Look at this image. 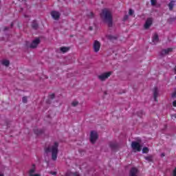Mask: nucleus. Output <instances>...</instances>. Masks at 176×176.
I'll list each match as a JSON object with an SVG mask.
<instances>
[{
  "mask_svg": "<svg viewBox=\"0 0 176 176\" xmlns=\"http://www.w3.org/2000/svg\"><path fill=\"white\" fill-rule=\"evenodd\" d=\"M45 153H52V160H57V155H58V143L55 142L54 145L45 148Z\"/></svg>",
  "mask_w": 176,
  "mask_h": 176,
  "instance_id": "obj_1",
  "label": "nucleus"
},
{
  "mask_svg": "<svg viewBox=\"0 0 176 176\" xmlns=\"http://www.w3.org/2000/svg\"><path fill=\"white\" fill-rule=\"evenodd\" d=\"M102 19L108 23L109 27H112V12L107 8L102 10L100 14Z\"/></svg>",
  "mask_w": 176,
  "mask_h": 176,
  "instance_id": "obj_2",
  "label": "nucleus"
},
{
  "mask_svg": "<svg viewBox=\"0 0 176 176\" xmlns=\"http://www.w3.org/2000/svg\"><path fill=\"white\" fill-rule=\"evenodd\" d=\"M112 75V72H109L106 73H103L98 76V78L99 80H101L102 82H104V80H107L109 76Z\"/></svg>",
  "mask_w": 176,
  "mask_h": 176,
  "instance_id": "obj_3",
  "label": "nucleus"
},
{
  "mask_svg": "<svg viewBox=\"0 0 176 176\" xmlns=\"http://www.w3.org/2000/svg\"><path fill=\"white\" fill-rule=\"evenodd\" d=\"M98 139V133L96 131H92L90 133V141L91 144H95Z\"/></svg>",
  "mask_w": 176,
  "mask_h": 176,
  "instance_id": "obj_4",
  "label": "nucleus"
},
{
  "mask_svg": "<svg viewBox=\"0 0 176 176\" xmlns=\"http://www.w3.org/2000/svg\"><path fill=\"white\" fill-rule=\"evenodd\" d=\"M94 51L95 53H98L100 52V49L101 47V43L100 41L95 40L93 44Z\"/></svg>",
  "mask_w": 176,
  "mask_h": 176,
  "instance_id": "obj_5",
  "label": "nucleus"
},
{
  "mask_svg": "<svg viewBox=\"0 0 176 176\" xmlns=\"http://www.w3.org/2000/svg\"><path fill=\"white\" fill-rule=\"evenodd\" d=\"M131 146L133 151H137L138 152H141V144L137 142H132Z\"/></svg>",
  "mask_w": 176,
  "mask_h": 176,
  "instance_id": "obj_6",
  "label": "nucleus"
},
{
  "mask_svg": "<svg viewBox=\"0 0 176 176\" xmlns=\"http://www.w3.org/2000/svg\"><path fill=\"white\" fill-rule=\"evenodd\" d=\"M140 170H138V168L133 167L131 168L129 171V176H138Z\"/></svg>",
  "mask_w": 176,
  "mask_h": 176,
  "instance_id": "obj_7",
  "label": "nucleus"
},
{
  "mask_svg": "<svg viewBox=\"0 0 176 176\" xmlns=\"http://www.w3.org/2000/svg\"><path fill=\"white\" fill-rule=\"evenodd\" d=\"M51 16L54 20H58V19H60V16H61V14H60L58 11H52Z\"/></svg>",
  "mask_w": 176,
  "mask_h": 176,
  "instance_id": "obj_8",
  "label": "nucleus"
},
{
  "mask_svg": "<svg viewBox=\"0 0 176 176\" xmlns=\"http://www.w3.org/2000/svg\"><path fill=\"white\" fill-rule=\"evenodd\" d=\"M36 168H35V165H32V168L29 170L28 174L30 176H41V174L36 173L35 174Z\"/></svg>",
  "mask_w": 176,
  "mask_h": 176,
  "instance_id": "obj_9",
  "label": "nucleus"
},
{
  "mask_svg": "<svg viewBox=\"0 0 176 176\" xmlns=\"http://www.w3.org/2000/svg\"><path fill=\"white\" fill-rule=\"evenodd\" d=\"M38 43H41V40L39 38H36L32 42V43L30 45V47L31 49H35V47L38 46Z\"/></svg>",
  "mask_w": 176,
  "mask_h": 176,
  "instance_id": "obj_10",
  "label": "nucleus"
},
{
  "mask_svg": "<svg viewBox=\"0 0 176 176\" xmlns=\"http://www.w3.org/2000/svg\"><path fill=\"white\" fill-rule=\"evenodd\" d=\"M109 146L112 151H116L119 148V144L116 142H110Z\"/></svg>",
  "mask_w": 176,
  "mask_h": 176,
  "instance_id": "obj_11",
  "label": "nucleus"
},
{
  "mask_svg": "<svg viewBox=\"0 0 176 176\" xmlns=\"http://www.w3.org/2000/svg\"><path fill=\"white\" fill-rule=\"evenodd\" d=\"M153 21V20L152 19V18H148L146 19V23L144 24L145 30H148V28H149V27H151V25H152Z\"/></svg>",
  "mask_w": 176,
  "mask_h": 176,
  "instance_id": "obj_12",
  "label": "nucleus"
},
{
  "mask_svg": "<svg viewBox=\"0 0 176 176\" xmlns=\"http://www.w3.org/2000/svg\"><path fill=\"white\" fill-rule=\"evenodd\" d=\"M171 52H173V48H168V49H165V50H162L161 51V56H166V54H168V53H171Z\"/></svg>",
  "mask_w": 176,
  "mask_h": 176,
  "instance_id": "obj_13",
  "label": "nucleus"
},
{
  "mask_svg": "<svg viewBox=\"0 0 176 176\" xmlns=\"http://www.w3.org/2000/svg\"><path fill=\"white\" fill-rule=\"evenodd\" d=\"M159 96V89L157 87H154L153 89V96L155 101H157V96Z\"/></svg>",
  "mask_w": 176,
  "mask_h": 176,
  "instance_id": "obj_14",
  "label": "nucleus"
},
{
  "mask_svg": "<svg viewBox=\"0 0 176 176\" xmlns=\"http://www.w3.org/2000/svg\"><path fill=\"white\" fill-rule=\"evenodd\" d=\"M152 41L153 43H157L159 42V36L157 35V34H154Z\"/></svg>",
  "mask_w": 176,
  "mask_h": 176,
  "instance_id": "obj_15",
  "label": "nucleus"
},
{
  "mask_svg": "<svg viewBox=\"0 0 176 176\" xmlns=\"http://www.w3.org/2000/svg\"><path fill=\"white\" fill-rule=\"evenodd\" d=\"M175 5V1L174 0L170 1V2L168 5L169 8V10H173V9H174Z\"/></svg>",
  "mask_w": 176,
  "mask_h": 176,
  "instance_id": "obj_16",
  "label": "nucleus"
},
{
  "mask_svg": "<svg viewBox=\"0 0 176 176\" xmlns=\"http://www.w3.org/2000/svg\"><path fill=\"white\" fill-rule=\"evenodd\" d=\"M1 64L3 65H5V67H9L10 62L9 61V60L4 59L1 60Z\"/></svg>",
  "mask_w": 176,
  "mask_h": 176,
  "instance_id": "obj_17",
  "label": "nucleus"
},
{
  "mask_svg": "<svg viewBox=\"0 0 176 176\" xmlns=\"http://www.w3.org/2000/svg\"><path fill=\"white\" fill-rule=\"evenodd\" d=\"M43 129H34V133L36 134V135L43 134Z\"/></svg>",
  "mask_w": 176,
  "mask_h": 176,
  "instance_id": "obj_18",
  "label": "nucleus"
},
{
  "mask_svg": "<svg viewBox=\"0 0 176 176\" xmlns=\"http://www.w3.org/2000/svg\"><path fill=\"white\" fill-rule=\"evenodd\" d=\"M32 27L34 30H38V23L36 22V21H32Z\"/></svg>",
  "mask_w": 176,
  "mask_h": 176,
  "instance_id": "obj_19",
  "label": "nucleus"
},
{
  "mask_svg": "<svg viewBox=\"0 0 176 176\" xmlns=\"http://www.w3.org/2000/svg\"><path fill=\"white\" fill-rule=\"evenodd\" d=\"M60 52H62V53H67V52H68L69 50V47H62L60 48Z\"/></svg>",
  "mask_w": 176,
  "mask_h": 176,
  "instance_id": "obj_20",
  "label": "nucleus"
},
{
  "mask_svg": "<svg viewBox=\"0 0 176 176\" xmlns=\"http://www.w3.org/2000/svg\"><path fill=\"white\" fill-rule=\"evenodd\" d=\"M79 104V102H78V100H74L72 102V107H76L78 106Z\"/></svg>",
  "mask_w": 176,
  "mask_h": 176,
  "instance_id": "obj_21",
  "label": "nucleus"
},
{
  "mask_svg": "<svg viewBox=\"0 0 176 176\" xmlns=\"http://www.w3.org/2000/svg\"><path fill=\"white\" fill-rule=\"evenodd\" d=\"M142 151V153H148V152H149L148 147H144Z\"/></svg>",
  "mask_w": 176,
  "mask_h": 176,
  "instance_id": "obj_22",
  "label": "nucleus"
},
{
  "mask_svg": "<svg viewBox=\"0 0 176 176\" xmlns=\"http://www.w3.org/2000/svg\"><path fill=\"white\" fill-rule=\"evenodd\" d=\"M88 17H89V19H93V17H94V14L93 12H89L88 14Z\"/></svg>",
  "mask_w": 176,
  "mask_h": 176,
  "instance_id": "obj_23",
  "label": "nucleus"
},
{
  "mask_svg": "<svg viewBox=\"0 0 176 176\" xmlns=\"http://www.w3.org/2000/svg\"><path fill=\"white\" fill-rule=\"evenodd\" d=\"M22 102H24V104H26V102H27V96H23L22 98Z\"/></svg>",
  "mask_w": 176,
  "mask_h": 176,
  "instance_id": "obj_24",
  "label": "nucleus"
},
{
  "mask_svg": "<svg viewBox=\"0 0 176 176\" xmlns=\"http://www.w3.org/2000/svg\"><path fill=\"white\" fill-rule=\"evenodd\" d=\"M129 16H133L134 14V10L129 9Z\"/></svg>",
  "mask_w": 176,
  "mask_h": 176,
  "instance_id": "obj_25",
  "label": "nucleus"
},
{
  "mask_svg": "<svg viewBox=\"0 0 176 176\" xmlns=\"http://www.w3.org/2000/svg\"><path fill=\"white\" fill-rule=\"evenodd\" d=\"M145 160H148V162H151L152 160L151 156L145 157Z\"/></svg>",
  "mask_w": 176,
  "mask_h": 176,
  "instance_id": "obj_26",
  "label": "nucleus"
},
{
  "mask_svg": "<svg viewBox=\"0 0 176 176\" xmlns=\"http://www.w3.org/2000/svg\"><path fill=\"white\" fill-rule=\"evenodd\" d=\"M107 39H109V41H112V39H113V36L112 35H107Z\"/></svg>",
  "mask_w": 176,
  "mask_h": 176,
  "instance_id": "obj_27",
  "label": "nucleus"
},
{
  "mask_svg": "<svg viewBox=\"0 0 176 176\" xmlns=\"http://www.w3.org/2000/svg\"><path fill=\"white\" fill-rule=\"evenodd\" d=\"M152 6H155L156 5V0H151Z\"/></svg>",
  "mask_w": 176,
  "mask_h": 176,
  "instance_id": "obj_28",
  "label": "nucleus"
},
{
  "mask_svg": "<svg viewBox=\"0 0 176 176\" xmlns=\"http://www.w3.org/2000/svg\"><path fill=\"white\" fill-rule=\"evenodd\" d=\"M54 97H55L54 94H52L50 95V98L51 100H53V99L54 98Z\"/></svg>",
  "mask_w": 176,
  "mask_h": 176,
  "instance_id": "obj_29",
  "label": "nucleus"
},
{
  "mask_svg": "<svg viewBox=\"0 0 176 176\" xmlns=\"http://www.w3.org/2000/svg\"><path fill=\"white\" fill-rule=\"evenodd\" d=\"M129 19V16L128 15H125L124 16V21H126V20H127Z\"/></svg>",
  "mask_w": 176,
  "mask_h": 176,
  "instance_id": "obj_30",
  "label": "nucleus"
},
{
  "mask_svg": "<svg viewBox=\"0 0 176 176\" xmlns=\"http://www.w3.org/2000/svg\"><path fill=\"white\" fill-rule=\"evenodd\" d=\"M176 96V91L172 94V98H175Z\"/></svg>",
  "mask_w": 176,
  "mask_h": 176,
  "instance_id": "obj_31",
  "label": "nucleus"
},
{
  "mask_svg": "<svg viewBox=\"0 0 176 176\" xmlns=\"http://www.w3.org/2000/svg\"><path fill=\"white\" fill-rule=\"evenodd\" d=\"M73 175H74V176H80V175H79V173H78V172H76V173H73Z\"/></svg>",
  "mask_w": 176,
  "mask_h": 176,
  "instance_id": "obj_32",
  "label": "nucleus"
},
{
  "mask_svg": "<svg viewBox=\"0 0 176 176\" xmlns=\"http://www.w3.org/2000/svg\"><path fill=\"white\" fill-rule=\"evenodd\" d=\"M169 21H175V18H170Z\"/></svg>",
  "mask_w": 176,
  "mask_h": 176,
  "instance_id": "obj_33",
  "label": "nucleus"
},
{
  "mask_svg": "<svg viewBox=\"0 0 176 176\" xmlns=\"http://www.w3.org/2000/svg\"><path fill=\"white\" fill-rule=\"evenodd\" d=\"M173 107H176V100L173 101Z\"/></svg>",
  "mask_w": 176,
  "mask_h": 176,
  "instance_id": "obj_34",
  "label": "nucleus"
},
{
  "mask_svg": "<svg viewBox=\"0 0 176 176\" xmlns=\"http://www.w3.org/2000/svg\"><path fill=\"white\" fill-rule=\"evenodd\" d=\"M51 174L52 175H56L57 173L56 172H52Z\"/></svg>",
  "mask_w": 176,
  "mask_h": 176,
  "instance_id": "obj_35",
  "label": "nucleus"
},
{
  "mask_svg": "<svg viewBox=\"0 0 176 176\" xmlns=\"http://www.w3.org/2000/svg\"><path fill=\"white\" fill-rule=\"evenodd\" d=\"M174 118L176 119V114H174L172 116V119H174Z\"/></svg>",
  "mask_w": 176,
  "mask_h": 176,
  "instance_id": "obj_36",
  "label": "nucleus"
},
{
  "mask_svg": "<svg viewBox=\"0 0 176 176\" xmlns=\"http://www.w3.org/2000/svg\"><path fill=\"white\" fill-rule=\"evenodd\" d=\"M164 156H165V155H164V153L161 154V157H164Z\"/></svg>",
  "mask_w": 176,
  "mask_h": 176,
  "instance_id": "obj_37",
  "label": "nucleus"
},
{
  "mask_svg": "<svg viewBox=\"0 0 176 176\" xmlns=\"http://www.w3.org/2000/svg\"><path fill=\"white\" fill-rule=\"evenodd\" d=\"M6 30H8V28H5L4 31H6Z\"/></svg>",
  "mask_w": 176,
  "mask_h": 176,
  "instance_id": "obj_38",
  "label": "nucleus"
},
{
  "mask_svg": "<svg viewBox=\"0 0 176 176\" xmlns=\"http://www.w3.org/2000/svg\"><path fill=\"white\" fill-rule=\"evenodd\" d=\"M11 27H13V23H11Z\"/></svg>",
  "mask_w": 176,
  "mask_h": 176,
  "instance_id": "obj_39",
  "label": "nucleus"
},
{
  "mask_svg": "<svg viewBox=\"0 0 176 176\" xmlns=\"http://www.w3.org/2000/svg\"><path fill=\"white\" fill-rule=\"evenodd\" d=\"M0 176H3V174H0Z\"/></svg>",
  "mask_w": 176,
  "mask_h": 176,
  "instance_id": "obj_40",
  "label": "nucleus"
},
{
  "mask_svg": "<svg viewBox=\"0 0 176 176\" xmlns=\"http://www.w3.org/2000/svg\"><path fill=\"white\" fill-rule=\"evenodd\" d=\"M90 28V30H91V28Z\"/></svg>",
  "mask_w": 176,
  "mask_h": 176,
  "instance_id": "obj_41",
  "label": "nucleus"
}]
</instances>
